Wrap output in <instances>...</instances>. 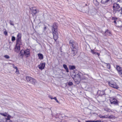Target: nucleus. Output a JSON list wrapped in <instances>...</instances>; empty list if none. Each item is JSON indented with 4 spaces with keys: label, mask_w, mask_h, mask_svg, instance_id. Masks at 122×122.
Masks as SVG:
<instances>
[{
    "label": "nucleus",
    "mask_w": 122,
    "mask_h": 122,
    "mask_svg": "<svg viewBox=\"0 0 122 122\" xmlns=\"http://www.w3.org/2000/svg\"><path fill=\"white\" fill-rule=\"evenodd\" d=\"M91 52L93 54L96 55V52L94 51V50H91Z\"/></svg>",
    "instance_id": "35"
},
{
    "label": "nucleus",
    "mask_w": 122,
    "mask_h": 122,
    "mask_svg": "<svg viewBox=\"0 0 122 122\" xmlns=\"http://www.w3.org/2000/svg\"><path fill=\"white\" fill-rule=\"evenodd\" d=\"M99 117L100 118H107L108 117L110 118V116L108 117V116L107 115H105L104 116H102L101 115H99Z\"/></svg>",
    "instance_id": "13"
},
{
    "label": "nucleus",
    "mask_w": 122,
    "mask_h": 122,
    "mask_svg": "<svg viewBox=\"0 0 122 122\" xmlns=\"http://www.w3.org/2000/svg\"><path fill=\"white\" fill-rule=\"evenodd\" d=\"M73 84V83L72 82H67V84L69 86H71Z\"/></svg>",
    "instance_id": "34"
},
{
    "label": "nucleus",
    "mask_w": 122,
    "mask_h": 122,
    "mask_svg": "<svg viewBox=\"0 0 122 122\" xmlns=\"http://www.w3.org/2000/svg\"><path fill=\"white\" fill-rule=\"evenodd\" d=\"M78 122H81L80 121H78Z\"/></svg>",
    "instance_id": "49"
},
{
    "label": "nucleus",
    "mask_w": 122,
    "mask_h": 122,
    "mask_svg": "<svg viewBox=\"0 0 122 122\" xmlns=\"http://www.w3.org/2000/svg\"><path fill=\"white\" fill-rule=\"evenodd\" d=\"M108 84L110 86L114 88L118 89L119 88L118 86L115 82H109Z\"/></svg>",
    "instance_id": "5"
},
{
    "label": "nucleus",
    "mask_w": 122,
    "mask_h": 122,
    "mask_svg": "<svg viewBox=\"0 0 122 122\" xmlns=\"http://www.w3.org/2000/svg\"><path fill=\"white\" fill-rule=\"evenodd\" d=\"M53 99H55V100L57 99L56 97H54L53 98Z\"/></svg>",
    "instance_id": "44"
},
{
    "label": "nucleus",
    "mask_w": 122,
    "mask_h": 122,
    "mask_svg": "<svg viewBox=\"0 0 122 122\" xmlns=\"http://www.w3.org/2000/svg\"><path fill=\"white\" fill-rule=\"evenodd\" d=\"M116 25L118 27H122V21L118 19Z\"/></svg>",
    "instance_id": "11"
},
{
    "label": "nucleus",
    "mask_w": 122,
    "mask_h": 122,
    "mask_svg": "<svg viewBox=\"0 0 122 122\" xmlns=\"http://www.w3.org/2000/svg\"><path fill=\"white\" fill-rule=\"evenodd\" d=\"M31 10H32V13L33 14L35 15L38 12V11H37L36 9H32Z\"/></svg>",
    "instance_id": "22"
},
{
    "label": "nucleus",
    "mask_w": 122,
    "mask_h": 122,
    "mask_svg": "<svg viewBox=\"0 0 122 122\" xmlns=\"http://www.w3.org/2000/svg\"><path fill=\"white\" fill-rule=\"evenodd\" d=\"M15 37L14 36H12V37L11 40L12 41H15Z\"/></svg>",
    "instance_id": "37"
},
{
    "label": "nucleus",
    "mask_w": 122,
    "mask_h": 122,
    "mask_svg": "<svg viewBox=\"0 0 122 122\" xmlns=\"http://www.w3.org/2000/svg\"><path fill=\"white\" fill-rule=\"evenodd\" d=\"M63 66L64 68L66 70V71L67 72H68L69 71L67 66L65 64H64Z\"/></svg>",
    "instance_id": "25"
},
{
    "label": "nucleus",
    "mask_w": 122,
    "mask_h": 122,
    "mask_svg": "<svg viewBox=\"0 0 122 122\" xmlns=\"http://www.w3.org/2000/svg\"><path fill=\"white\" fill-rule=\"evenodd\" d=\"M121 108H122V106H121Z\"/></svg>",
    "instance_id": "48"
},
{
    "label": "nucleus",
    "mask_w": 122,
    "mask_h": 122,
    "mask_svg": "<svg viewBox=\"0 0 122 122\" xmlns=\"http://www.w3.org/2000/svg\"><path fill=\"white\" fill-rule=\"evenodd\" d=\"M30 50L28 49L25 51L24 55H28L30 54Z\"/></svg>",
    "instance_id": "19"
},
{
    "label": "nucleus",
    "mask_w": 122,
    "mask_h": 122,
    "mask_svg": "<svg viewBox=\"0 0 122 122\" xmlns=\"http://www.w3.org/2000/svg\"><path fill=\"white\" fill-rule=\"evenodd\" d=\"M9 22V23L10 24V25H12L13 26L14 25V24L13 23V21H12L11 20H10Z\"/></svg>",
    "instance_id": "36"
},
{
    "label": "nucleus",
    "mask_w": 122,
    "mask_h": 122,
    "mask_svg": "<svg viewBox=\"0 0 122 122\" xmlns=\"http://www.w3.org/2000/svg\"><path fill=\"white\" fill-rule=\"evenodd\" d=\"M53 38L55 41L58 38V36L57 34V32H53Z\"/></svg>",
    "instance_id": "10"
},
{
    "label": "nucleus",
    "mask_w": 122,
    "mask_h": 122,
    "mask_svg": "<svg viewBox=\"0 0 122 122\" xmlns=\"http://www.w3.org/2000/svg\"><path fill=\"white\" fill-rule=\"evenodd\" d=\"M26 79L27 82L33 84H35L36 82V80L35 79L30 76H27L26 77Z\"/></svg>",
    "instance_id": "3"
},
{
    "label": "nucleus",
    "mask_w": 122,
    "mask_h": 122,
    "mask_svg": "<svg viewBox=\"0 0 122 122\" xmlns=\"http://www.w3.org/2000/svg\"><path fill=\"white\" fill-rule=\"evenodd\" d=\"M45 65L46 63H41L38 66V67L40 69L42 70L44 69Z\"/></svg>",
    "instance_id": "8"
},
{
    "label": "nucleus",
    "mask_w": 122,
    "mask_h": 122,
    "mask_svg": "<svg viewBox=\"0 0 122 122\" xmlns=\"http://www.w3.org/2000/svg\"><path fill=\"white\" fill-rule=\"evenodd\" d=\"M21 45L16 44L15 47V51L18 53L20 51V45Z\"/></svg>",
    "instance_id": "9"
},
{
    "label": "nucleus",
    "mask_w": 122,
    "mask_h": 122,
    "mask_svg": "<svg viewBox=\"0 0 122 122\" xmlns=\"http://www.w3.org/2000/svg\"><path fill=\"white\" fill-rule=\"evenodd\" d=\"M105 34L106 35L110 36L111 35V33L108 30H107L105 32Z\"/></svg>",
    "instance_id": "21"
},
{
    "label": "nucleus",
    "mask_w": 122,
    "mask_h": 122,
    "mask_svg": "<svg viewBox=\"0 0 122 122\" xmlns=\"http://www.w3.org/2000/svg\"><path fill=\"white\" fill-rule=\"evenodd\" d=\"M112 7L113 9L114 13H119L121 10V8L118 4L116 3L113 4Z\"/></svg>",
    "instance_id": "2"
},
{
    "label": "nucleus",
    "mask_w": 122,
    "mask_h": 122,
    "mask_svg": "<svg viewBox=\"0 0 122 122\" xmlns=\"http://www.w3.org/2000/svg\"><path fill=\"white\" fill-rule=\"evenodd\" d=\"M16 72H18L19 73L18 70L17 71V70H16Z\"/></svg>",
    "instance_id": "47"
},
{
    "label": "nucleus",
    "mask_w": 122,
    "mask_h": 122,
    "mask_svg": "<svg viewBox=\"0 0 122 122\" xmlns=\"http://www.w3.org/2000/svg\"><path fill=\"white\" fill-rule=\"evenodd\" d=\"M69 42L71 48L73 49L72 51L77 52V50L78 49L77 43L72 40H70Z\"/></svg>",
    "instance_id": "1"
},
{
    "label": "nucleus",
    "mask_w": 122,
    "mask_h": 122,
    "mask_svg": "<svg viewBox=\"0 0 122 122\" xmlns=\"http://www.w3.org/2000/svg\"><path fill=\"white\" fill-rule=\"evenodd\" d=\"M49 97L51 99H53V98H52V96H50Z\"/></svg>",
    "instance_id": "42"
},
{
    "label": "nucleus",
    "mask_w": 122,
    "mask_h": 122,
    "mask_svg": "<svg viewBox=\"0 0 122 122\" xmlns=\"http://www.w3.org/2000/svg\"><path fill=\"white\" fill-rule=\"evenodd\" d=\"M99 122L98 121H92V120H87L85 122Z\"/></svg>",
    "instance_id": "32"
},
{
    "label": "nucleus",
    "mask_w": 122,
    "mask_h": 122,
    "mask_svg": "<svg viewBox=\"0 0 122 122\" xmlns=\"http://www.w3.org/2000/svg\"><path fill=\"white\" fill-rule=\"evenodd\" d=\"M116 69L118 71L119 73L120 71H121L122 69H121L120 67L118 66H117Z\"/></svg>",
    "instance_id": "26"
},
{
    "label": "nucleus",
    "mask_w": 122,
    "mask_h": 122,
    "mask_svg": "<svg viewBox=\"0 0 122 122\" xmlns=\"http://www.w3.org/2000/svg\"><path fill=\"white\" fill-rule=\"evenodd\" d=\"M6 121V119L5 118L0 120V122H8V121H7V122Z\"/></svg>",
    "instance_id": "28"
},
{
    "label": "nucleus",
    "mask_w": 122,
    "mask_h": 122,
    "mask_svg": "<svg viewBox=\"0 0 122 122\" xmlns=\"http://www.w3.org/2000/svg\"><path fill=\"white\" fill-rule=\"evenodd\" d=\"M97 93L100 96H101L105 94V92L104 91L99 90L98 91Z\"/></svg>",
    "instance_id": "16"
},
{
    "label": "nucleus",
    "mask_w": 122,
    "mask_h": 122,
    "mask_svg": "<svg viewBox=\"0 0 122 122\" xmlns=\"http://www.w3.org/2000/svg\"><path fill=\"white\" fill-rule=\"evenodd\" d=\"M80 74L78 75L79 76V77L76 76V77H74L73 78L74 79L76 80H75V81H77L79 82L81 80V75H82L80 72Z\"/></svg>",
    "instance_id": "7"
},
{
    "label": "nucleus",
    "mask_w": 122,
    "mask_h": 122,
    "mask_svg": "<svg viewBox=\"0 0 122 122\" xmlns=\"http://www.w3.org/2000/svg\"><path fill=\"white\" fill-rule=\"evenodd\" d=\"M6 116L7 117V118H5L6 119V121L7 122V121H8V122H12L10 120V118L11 116L9 115H7Z\"/></svg>",
    "instance_id": "18"
},
{
    "label": "nucleus",
    "mask_w": 122,
    "mask_h": 122,
    "mask_svg": "<svg viewBox=\"0 0 122 122\" xmlns=\"http://www.w3.org/2000/svg\"><path fill=\"white\" fill-rule=\"evenodd\" d=\"M118 18L116 17H112V20H114L113 22L116 25L117 24L118 20Z\"/></svg>",
    "instance_id": "12"
},
{
    "label": "nucleus",
    "mask_w": 122,
    "mask_h": 122,
    "mask_svg": "<svg viewBox=\"0 0 122 122\" xmlns=\"http://www.w3.org/2000/svg\"><path fill=\"white\" fill-rule=\"evenodd\" d=\"M46 27H44V30H46Z\"/></svg>",
    "instance_id": "45"
},
{
    "label": "nucleus",
    "mask_w": 122,
    "mask_h": 122,
    "mask_svg": "<svg viewBox=\"0 0 122 122\" xmlns=\"http://www.w3.org/2000/svg\"><path fill=\"white\" fill-rule=\"evenodd\" d=\"M38 56L40 60L42 59H43V55L41 53H39L38 54Z\"/></svg>",
    "instance_id": "20"
},
{
    "label": "nucleus",
    "mask_w": 122,
    "mask_h": 122,
    "mask_svg": "<svg viewBox=\"0 0 122 122\" xmlns=\"http://www.w3.org/2000/svg\"><path fill=\"white\" fill-rule=\"evenodd\" d=\"M13 67L14 68H15L16 69V70H17V71L18 70V68L17 67L15 66L14 65H13Z\"/></svg>",
    "instance_id": "40"
},
{
    "label": "nucleus",
    "mask_w": 122,
    "mask_h": 122,
    "mask_svg": "<svg viewBox=\"0 0 122 122\" xmlns=\"http://www.w3.org/2000/svg\"><path fill=\"white\" fill-rule=\"evenodd\" d=\"M105 111L107 112H110L111 111V110L109 108H104Z\"/></svg>",
    "instance_id": "31"
},
{
    "label": "nucleus",
    "mask_w": 122,
    "mask_h": 122,
    "mask_svg": "<svg viewBox=\"0 0 122 122\" xmlns=\"http://www.w3.org/2000/svg\"><path fill=\"white\" fill-rule=\"evenodd\" d=\"M82 76H81V80H86V78L85 77V76H83V75H82Z\"/></svg>",
    "instance_id": "29"
},
{
    "label": "nucleus",
    "mask_w": 122,
    "mask_h": 122,
    "mask_svg": "<svg viewBox=\"0 0 122 122\" xmlns=\"http://www.w3.org/2000/svg\"><path fill=\"white\" fill-rule=\"evenodd\" d=\"M4 57L6 58L7 59H8L10 57L8 55H5L4 56Z\"/></svg>",
    "instance_id": "38"
},
{
    "label": "nucleus",
    "mask_w": 122,
    "mask_h": 122,
    "mask_svg": "<svg viewBox=\"0 0 122 122\" xmlns=\"http://www.w3.org/2000/svg\"><path fill=\"white\" fill-rule=\"evenodd\" d=\"M52 27V32H57V26L56 23H54Z\"/></svg>",
    "instance_id": "6"
},
{
    "label": "nucleus",
    "mask_w": 122,
    "mask_h": 122,
    "mask_svg": "<svg viewBox=\"0 0 122 122\" xmlns=\"http://www.w3.org/2000/svg\"><path fill=\"white\" fill-rule=\"evenodd\" d=\"M102 62L104 64H107V68L109 69H110L111 66L110 64L109 63H107L104 62Z\"/></svg>",
    "instance_id": "23"
},
{
    "label": "nucleus",
    "mask_w": 122,
    "mask_h": 122,
    "mask_svg": "<svg viewBox=\"0 0 122 122\" xmlns=\"http://www.w3.org/2000/svg\"><path fill=\"white\" fill-rule=\"evenodd\" d=\"M93 2L96 6H97L99 5V2L97 1V0H93Z\"/></svg>",
    "instance_id": "24"
},
{
    "label": "nucleus",
    "mask_w": 122,
    "mask_h": 122,
    "mask_svg": "<svg viewBox=\"0 0 122 122\" xmlns=\"http://www.w3.org/2000/svg\"><path fill=\"white\" fill-rule=\"evenodd\" d=\"M21 34L20 33H19L18 34L16 39V44L21 45Z\"/></svg>",
    "instance_id": "4"
},
{
    "label": "nucleus",
    "mask_w": 122,
    "mask_h": 122,
    "mask_svg": "<svg viewBox=\"0 0 122 122\" xmlns=\"http://www.w3.org/2000/svg\"><path fill=\"white\" fill-rule=\"evenodd\" d=\"M4 34L5 35H7V32L6 30L4 32Z\"/></svg>",
    "instance_id": "39"
},
{
    "label": "nucleus",
    "mask_w": 122,
    "mask_h": 122,
    "mask_svg": "<svg viewBox=\"0 0 122 122\" xmlns=\"http://www.w3.org/2000/svg\"><path fill=\"white\" fill-rule=\"evenodd\" d=\"M0 114L1 115H2L3 116H4L5 117H6V116H7V113H0Z\"/></svg>",
    "instance_id": "33"
},
{
    "label": "nucleus",
    "mask_w": 122,
    "mask_h": 122,
    "mask_svg": "<svg viewBox=\"0 0 122 122\" xmlns=\"http://www.w3.org/2000/svg\"><path fill=\"white\" fill-rule=\"evenodd\" d=\"M56 102H57V103H59V101H58V100H57V99L56 100Z\"/></svg>",
    "instance_id": "46"
},
{
    "label": "nucleus",
    "mask_w": 122,
    "mask_h": 122,
    "mask_svg": "<svg viewBox=\"0 0 122 122\" xmlns=\"http://www.w3.org/2000/svg\"><path fill=\"white\" fill-rule=\"evenodd\" d=\"M111 103L115 105H117L118 104V102L117 100H116L115 101H114L111 102Z\"/></svg>",
    "instance_id": "27"
},
{
    "label": "nucleus",
    "mask_w": 122,
    "mask_h": 122,
    "mask_svg": "<svg viewBox=\"0 0 122 122\" xmlns=\"http://www.w3.org/2000/svg\"><path fill=\"white\" fill-rule=\"evenodd\" d=\"M25 51L23 50H21L20 53L19 54V56H21V57H23Z\"/></svg>",
    "instance_id": "15"
},
{
    "label": "nucleus",
    "mask_w": 122,
    "mask_h": 122,
    "mask_svg": "<svg viewBox=\"0 0 122 122\" xmlns=\"http://www.w3.org/2000/svg\"><path fill=\"white\" fill-rule=\"evenodd\" d=\"M119 74H120L121 76L122 77V70L120 71Z\"/></svg>",
    "instance_id": "41"
},
{
    "label": "nucleus",
    "mask_w": 122,
    "mask_h": 122,
    "mask_svg": "<svg viewBox=\"0 0 122 122\" xmlns=\"http://www.w3.org/2000/svg\"><path fill=\"white\" fill-rule=\"evenodd\" d=\"M80 74V73H79V72L78 71L75 72H74L73 75H72L73 78H74V77H76V76H78L79 77V76L78 75L79 74Z\"/></svg>",
    "instance_id": "14"
},
{
    "label": "nucleus",
    "mask_w": 122,
    "mask_h": 122,
    "mask_svg": "<svg viewBox=\"0 0 122 122\" xmlns=\"http://www.w3.org/2000/svg\"><path fill=\"white\" fill-rule=\"evenodd\" d=\"M96 54H97L98 56L100 55V54L99 53L96 52Z\"/></svg>",
    "instance_id": "43"
},
{
    "label": "nucleus",
    "mask_w": 122,
    "mask_h": 122,
    "mask_svg": "<svg viewBox=\"0 0 122 122\" xmlns=\"http://www.w3.org/2000/svg\"><path fill=\"white\" fill-rule=\"evenodd\" d=\"M110 1V0H102L101 2L102 4H107Z\"/></svg>",
    "instance_id": "17"
},
{
    "label": "nucleus",
    "mask_w": 122,
    "mask_h": 122,
    "mask_svg": "<svg viewBox=\"0 0 122 122\" xmlns=\"http://www.w3.org/2000/svg\"><path fill=\"white\" fill-rule=\"evenodd\" d=\"M69 68L70 70H73L75 68V67L74 66H69Z\"/></svg>",
    "instance_id": "30"
}]
</instances>
